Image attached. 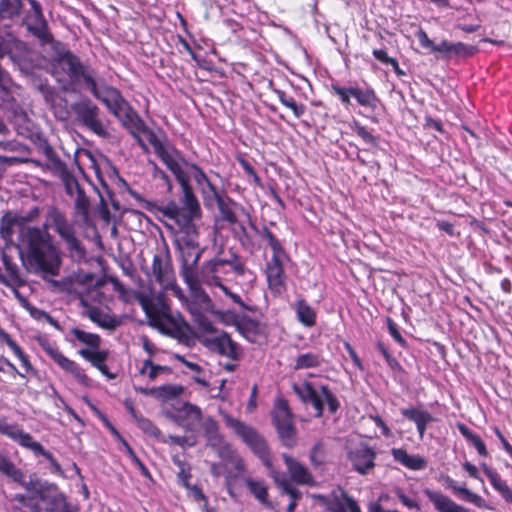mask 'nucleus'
Segmentation results:
<instances>
[{"label":"nucleus","mask_w":512,"mask_h":512,"mask_svg":"<svg viewBox=\"0 0 512 512\" xmlns=\"http://www.w3.org/2000/svg\"><path fill=\"white\" fill-rule=\"evenodd\" d=\"M51 74L65 91L82 88L89 91L93 97L101 101L107 108L115 106V99L120 91L106 83L98 72L86 61L69 50L60 41L51 46Z\"/></svg>","instance_id":"f257e3e1"},{"label":"nucleus","mask_w":512,"mask_h":512,"mask_svg":"<svg viewBox=\"0 0 512 512\" xmlns=\"http://www.w3.org/2000/svg\"><path fill=\"white\" fill-rule=\"evenodd\" d=\"M21 261L29 273L57 276L61 267V256L51 236L41 228H29L22 232V240L16 246Z\"/></svg>","instance_id":"f03ea898"},{"label":"nucleus","mask_w":512,"mask_h":512,"mask_svg":"<svg viewBox=\"0 0 512 512\" xmlns=\"http://www.w3.org/2000/svg\"><path fill=\"white\" fill-rule=\"evenodd\" d=\"M224 421L260 458L263 465L270 470L271 476L277 481V473L273 468L270 452L264 438L253 427L228 414L224 415Z\"/></svg>","instance_id":"7ed1b4c3"},{"label":"nucleus","mask_w":512,"mask_h":512,"mask_svg":"<svg viewBox=\"0 0 512 512\" xmlns=\"http://www.w3.org/2000/svg\"><path fill=\"white\" fill-rule=\"evenodd\" d=\"M224 421L260 458L263 465L270 470L271 476L277 481V473L273 468L270 452L264 438L253 427L228 414L224 415Z\"/></svg>","instance_id":"20e7f679"},{"label":"nucleus","mask_w":512,"mask_h":512,"mask_svg":"<svg viewBox=\"0 0 512 512\" xmlns=\"http://www.w3.org/2000/svg\"><path fill=\"white\" fill-rule=\"evenodd\" d=\"M115 103V106L110 104L107 109L118 119H120L126 127L144 133L149 143L153 146L157 155L161 153L165 149L162 142L153 130L146 127L143 120L122 97L121 93L118 95V98L115 99Z\"/></svg>","instance_id":"39448f33"},{"label":"nucleus","mask_w":512,"mask_h":512,"mask_svg":"<svg viewBox=\"0 0 512 512\" xmlns=\"http://www.w3.org/2000/svg\"><path fill=\"white\" fill-rule=\"evenodd\" d=\"M136 300L141 305L143 311L149 319V324L157 328L159 331L165 334H169V325H175L173 316L170 313V307L166 303L163 295H157L150 297L144 293L138 292L135 295Z\"/></svg>","instance_id":"423d86ee"},{"label":"nucleus","mask_w":512,"mask_h":512,"mask_svg":"<svg viewBox=\"0 0 512 512\" xmlns=\"http://www.w3.org/2000/svg\"><path fill=\"white\" fill-rule=\"evenodd\" d=\"M293 389L304 403L312 404L316 411V417H322L323 415V401L327 403L331 413H335L339 409L340 403L327 385H322L320 392L309 382H305L300 386L294 385Z\"/></svg>","instance_id":"0eeeda50"},{"label":"nucleus","mask_w":512,"mask_h":512,"mask_svg":"<svg viewBox=\"0 0 512 512\" xmlns=\"http://www.w3.org/2000/svg\"><path fill=\"white\" fill-rule=\"evenodd\" d=\"M31 10L27 13L23 20V24L26 30L37 38L42 45L49 44L53 45V42H57L51 34L48 22L44 17L42 6L36 0H28Z\"/></svg>","instance_id":"6e6552de"},{"label":"nucleus","mask_w":512,"mask_h":512,"mask_svg":"<svg viewBox=\"0 0 512 512\" xmlns=\"http://www.w3.org/2000/svg\"><path fill=\"white\" fill-rule=\"evenodd\" d=\"M72 110L79 123L98 136L106 137L108 132L101 119V111L91 100H83L73 104Z\"/></svg>","instance_id":"1a4fd4ad"},{"label":"nucleus","mask_w":512,"mask_h":512,"mask_svg":"<svg viewBox=\"0 0 512 512\" xmlns=\"http://www.w3.org/2000/svg\"><path fill=\"white\" fill-rule=\"evenodd\" d=\"M272 418L283 444L287 447H292L295 443L296 428L293 423L292 413L285 400L277 402Z\"/></svg>","instance_id":"9d476101"},{"label":"nucleus","mask_w":512,"mask_h":512,"mask_svg":"<svg viewBox=\"0 0 512 512\" xmlns=\"http://www.w3.org/2000/svg\"><path fill=\"white\" fill-rule=\"evenodd\" d=\"M192 254L193 259L191 263L188 262L186 256L183 257L181 276L192 292H194L195 294H202L205 299H208V295L201 290V283H203L201 280V276L199 277L196 272V267L201 257L202 250L196 249L191 250V252H187V256H191Z\"/></svg>","instance_id":"9b49d317"},{"label":"nucleus","mask_w":512,"mask_h":512,"mask_svg":"<svg viewBox=\"0 0 512 512\" xmlns=\"http://www.w3.org/2000/svg\"><path fill=\"white\" fill-rule=\"evenodd\" d=\"M206 345L209 349L233 361H238L242 355L241 347L226 332H221L219 335L207 338Z\"/></svg>","instance_id":"f8f14e48"},{"label":"nucleus","mask_w":512,"mask_h":512,"mask_svg":"<svg viewBox=\"0 0 512 512\" xmlns=\"http://www.w3.org/2000/svg\"><path fill=\"white\" fill-rule=\"evenodd\" d=\"M44 351L66 372L71 373L75 379L83 384L87 385L89 378L84 371L72 360L65 357L55 346L48 342L41 344Z\"/></svg>","instance_id":"ddd939ff"},{"label":"nucleus","mask_w":512,"mask_h":512,"mask_svg":"<svg viewBox=\"0 0 512 512\" xmlns=\"http://www.w3.org/2000/svg\"><path fill=\"white\" fill-rule=\"evenodd\" d=\"M348 458L354 469L358 473L365 475L374 468L376 453L368 445L360 443L354 449L348 451Z\"/></svg>","instance_id":"4468645a"},{"label":"nucleus","mask_w":512,"mask_h":512,"mask_svg":"<svg viewBox=\"0 0 512 512\" xmlns=\"http://www.w3.org/2000/svg\"><path fill=\"white\" fill-rule=\"evenodd\" d=\"M201 216H192L191 212L183 211L174 220L178 225L180 232L185 235L184 243L190 250L199 249L197 242L198 228L195 224V220H199Z\"/></svg>","instance_id":"2eb2a0df"},{"label":"nucleus","mask_w":512,"mask_h":512,"mask_svg":"<svg viewBox=\"0 0 512 512\" xmlns=\"http://www.w3.org/2000/svg\"><path fill=\"white\" fill-rule=\"evenodd\" d=\"M52 227L62 240L75 233L72 223H70L66 215L56 207H50L47 212V219L44 229Z\"/></svg>","instance_id":"dca6fc26"},{"label":"nucleus","mask_w":512,"mask_h":512,"mask_svg":"<svg viewBox=\"0 0 512 512\" xmlns=\"http://www.w3.org/2000/svg\"><path fill=\"white\" fill-rule=\"evenodd\" d=\"M226 266L224 259L214 258L202 266L201 280L208 286L223 287L222 275L225 274Z\"/></svg>","instance_id":"f3484780"},{"label":"nucleus","mask_w":512,"mask_h":512,"mask_svg":"<svg viewBox=\"0 0 512 512\" xmlns=\"http://www.w3.org/2000/svg\"><path fill=\"white\" fill-rule=\"evenodd\" d=\"M0 108L9 114L10 120L15 126L25 125L29 122V117L24 108L9 93L5 92L0 98Z\"/></svg>","instance_id":"a211bd4d"},{"label":"nucleus","mask_w":512,"mask_h":512,"mask_svg":"<svg viewBox=\"0 0 512 512\" xmlns=\"http://www.w3.org/2000/svg\"><path fill=\"white\" fill-rule=\"evenodd\" d=\"M158 156L161 158L167 168L174 174L178 182L189 178V171L186 170V164L189 163L182 158L178 151H168L164 149L161 153L158 154Z\"/></svg>","instance_id":"6ab92c4d"},{"label":"nucleus","mask_w":512,"mask_h":512,"mask_svg":"<svg viewBox=\"0 0 512 512\" xmlns=\"http://www.w3.org/2000/svg\"><path fill=\"white\" fill-rule=\"evenodd\" d=\"M424 494L437 512H470L469 509L457 504L450 497L439 491L426 488Z\"/></svg>","instance_id":"aec40b11"},{"label":"nucleus","mask_w":512,"mask_h":512,"mask_svg":"<svg viewBox=\"0 0 512 512\" xmlns=\"http://www.w3.org/2000/svg\"><path fill=\"white\" fill-rule=\"evenodd\" d=\"M202 420L201 409L189 402H185L178 410V424L188 431H194L196 426Z\"/></svg>","instance_id":"412c9836"},{"label":"nucleus","mask_w":512,"mask_h":512,"mask_svg":"<svg viewBox=\"0 0 512 512\" xmlns=\"http://www.w3.org/2000/svg\"><path fill=\"white\" fill-rule=\"evenodd\" d=\"M266 276L269 287L276 293H280L285 280V273L280 259L276 256H272L271 260L267 264Z\"/></svg>","instance_id":"4be33fe9"},{"label":"nucleus","mask_w":512,"mask_h":512,"mask_svg":"<svg viewBox=\"0 0 512 512\" xmlns=\"http://www.w3.org/2000/svg\"><path fill=\"white\" fill-rule=\"evenodd\" d=\"M182 189V195L180 197V207L183 211L191 212L192 216H202L200 204L193 193V190L189 184V178L178 182Z\"/></svg>","instance_id":"5701e85b"},{"label":"nucleus","mask_w":512,"mask_h":512,"mask_svg":"<svg viewBox=\"0 0 512 512\" xmlns=\"http://www.w3.org/2000/svg\"><path fill=\"white\" fill-rule=\"evenodd\" d=\"M283 459L294 482L298 484L313 483V478L304 465L287 454H283Z\"/></svg>","instance_id":"b1692460"},{"label":"nucleus","mask_w":512,"mask_h":512,"mask_svg":"<svg viewBox=\"0 0 512 512\" xmlns=\"http://www.w3.org/2000/svg\"><path fill=\"white\" fill-rule=\"evenodd\" d=\"M152 273L158 283L163 286L169 285L172 281V270L169 259L158 254L154 255Z\"/></svg>","instance_id":"393cba45"},{"label":"nucleus","mask_w":512,"mask_h":512,"mask_svg":"<svg viewBox=\"0 0 512 512\" xmlns=\"http://www.w3.org/2000/svg\"><path fill=\"white\" fill-rule=\"evenodd\" d=\"M9 250H11L10 245H6L3 248L1 252V261L5 267L6 272L9 275L7 279L12 284L10 288L23 286L25 281L20 277L19 268L17 264L13 262L12 256L9 255Z\"/></svg>","instance_id":"a878e982"},{"label":"nucleus","mask_w":512,"mask_h":512,"mask_svg":"<svg viewBox=\"0 0 512 512\" xmlns=\"http://www.w3.org/2000/svg\"><path fill=\"white\" fill-rule=\"evenodd\" d=\"M20 232V225L16 217V212H6L0 221V235L6 242V245H10L13 242V235L15 231Z\"/></svg>","instance_id":"bb28decb"},{"label":"nucleus","mask_w":512,"mask_h":512,"mask_svg":"<svg viewBox=\"0 0 512 512\" xmlns=\"http://www.w3.org/2000/svg\"><path fill=\"white\" fill-rule=\"evenodd\" d=\"M443 481L447 488H450L454 493L461 495L465 501L472 503L479 508L485 507V500L480 495L471 492L464 486H457L456 482L451 477L444 476Z\"/></svg>","instance_id":"cd10ccee"},{"label":"nucleus","mask_w":512,"mask_h":512,"mask_svg":"<svg viewBox=\"0 0 512 512\" xmlns=\"http://www.w3.org/2000/svg\"><path fill=\"white\" fill-rule=\"evenodd\" d=\"M391 453L396 461L411 470H421L426 467V461L423 457L409 455L404 449L393 448Z\"/></svg>","instance_id":"c85d7f7f"},{"label":"nucleus","mask_w":512,"mask_h":512,"mask_svg":"<svg viewBox=\"0 0 512 512\" xmlns=\"http://www.w3.org/2000/svg\"><path fill=\"white\" fill-rule=\"evenodd\" d=\"M245 485L262 505L267 508H273L271 501L268 499V487L263 480H254L248 477L245 479Z\"/></svg>","instance_id":"c756f323"},{"label":"nucleus","mask_w":512,"mask_h":512,"mask_svg":"<svg viewBox=\"0 0 512 512\" xmlns=\"http://www.w3.org/2000/svg\"><path fill=\"white\" fill-rule=\"evenodd\" d=\"M297 319L306 327H312L316 323V312L314 309L304 300L299 299L293 305Z\"/></svg>","instance_id":"7c9ffc66"},{"label":"nucleus","mask_w":512,"mask_h":512,"mask_svg":"<svg viewBox=\"0 0 512 512\" xmlns=\"http://www.w3.org/2000/svg\"><path fill=\"white\" fill-rule=\"evenodd\" d=\"M351 97H354L357 103L363 107L375 109L377 107L378 98L371 88L362 89L358 86H350Z\"/></svg>","instance_id":"2f4dec72"},{"label":"nucleus","mask_w":512,"mask_h":512,"mask_svg":"<svg viewBox=\"0 0 512 512\" xmlns=\"http://www.w3.org/2000/svg\"><path fill=\"white\" fill-rule=\"evenodd\" d=\"M217 454L224 461L231 463L240 473L244 470V463L241 457L231 448V446L221 440H218Z\"/></svg>","instance_id":"473e14b6"},{"label":"nucleus","mask_w":512,"mask_h":512,"mask_svg":"<svg viewBox=\"0 0 512 512\" xmlns=\"http://www.w3.org/2000/svg\"><path fill=\"white\" fill-rule=\"evenodd\" d=\"M482 467L492 486L502 495V497L507 502L512 503V489L505 482H503L500 476L487 465L482 464Z\"/></svg>","instance_id":"72a5a7b5"},{"label":"nucleus","mask_w":512,"mask_h":512,"mask_svg":"<svg viewBox=\"0 0 512 512\" xmlns=\"http://www.w3.org/2000/svg\"><path fill=\"white\" fill-rule=\"evenodd\" d=\"M66 243V248L70 258L74 262H82L86 258V249L76 237V232L63 240Z\"/></svg>","instance_id":"f704fd0d"},{"label":"nucleus","mask_w":512,"mask_h":512,"mask_svg":"<svg viewBox=\"0 0 512 512\" xmlns=\"http://www.w3.org/2000/svg\"><path fill=\"white\" fill-rule=\"evenodd\" d=\"M216 202L221 220L231 225L238 224L236 214L232 208V206L236 204L229 198H223L219 195H216Z\"/></svg>","instance_id":"c9c22d12"},{"label":"nucleus","mask_w":512,"mask_h":512,"mask_svg":"<svg viewBox=\"0 0 512 512\" xmlns=\"http://www.w3.org/2000/svg\"><path fill=\"white\" fill-rule=\"evenodd\" d=\"M23 0H0V20L13 19L23 7Z\"/></svg>","instance_id":"e433bc0d"},{"label":"nucleus","mask_w":512,"mask_h":512,"mask_svg":"<svg viewBox=\"0 0 512 512\" xmlns=\"http://www.w3.org/2000/svg\"><path fill=\"white\" fill-rule=\"evenodd\" d=\"M85 315L94 323L98 324L102 328L106 329H114L116 326V323L113 319L107 317L103 314L101 309L98 307L90 306L88 307L87 311L85 312Z\"/></svg>","instance_id":"4c0bfd02"},{"label":"nucleus","mask_w":512,"mask_h":512,"mask_svg":"<svg viewBox=\"0 0 512 512\" xmlns=\"http://www.w3.org/2000/svg\"><path fill=\"white\" fill-rule=\"evenodd\" d=\"M184 391L183 386L176 384H167L156 387V398L160 401L167 402L180 396Z\"/></svg>","instance_id":"58836bf2"},{"label":"nucleus","mask_w":512,"mask_h":512,"mask_svg":"<svg viewBox=\"0 0 512 512\" xmlns=\"http://www.w3.org/2000/svg\"><path fill=\"white\" fill-rule=\"evenodd\" d=\"M46 512H73L67 502L66 496L58 490L53 492V496L47 503Z\"/></svg>","instance_id":"ea45409f"},{"label":"nucleus","mask_w":512,"mask_h":512,"mask_svg":"<svg viewBox=\"0 0 512 512\" xmlns=\"http://www.w3.org/2000/svg\"><path fill=\"white\" fill-rule=\"evenodd\" d=\"M144 208L149 212L161 213L163 216L168 217L171 220H175L182 210L175 203H170L165 207H158L150 201H144Z\"/></svg>","instance_id":"a19ab883"},{"label":"nucleus","mask_w":512,"mask_h":512,"mask_svg":"<svg viewBox=\"0 0 512 512\" xmlns=\"http://www.w3.org/2000/svg\"><path fill=\"white\" fill-rule=\"evenodd\" d=\"M460 433L468 440L470 441L473 446L475 447V449L477 450V452L481 455V456H487L488 455V451L486 449V446H485V443L482 441V439L474 434L466 425L464 424H461L459 423L457 425Z\"/></svg>","instance_id":"79ce46f5"},{"label":"nucleus","mask_w":512,"mask_h":512,"mask_svg":"<svg viewBox=\"0 0 512 512\" xmlns=\"http://www.w3.org/2000/svg\"><path fill=\"white\" fill-rule=\"evenodd\" d=\"M70 333L81 343L89 346L91 349H98L100 346V336L94 333L85 332L79 328H72Z\"/></svg>","instance_id":"37998d69"},{"label":"nucleus","mask_w":512,"mask_h":512,"mask_svg":"<svg viewBox=\"0 0 512 512\" xmlns=\"http://www.w3.org/2000/svg\"><path fill=\"white\" fill-rule=\"evenodd\" d=\"M79 354L87 361H89L94 367L98 368L108 358V351L98 349H81Z\"/></svg>","instance_id":"c03bdc74"},{"label":"nucleus","mask_w":512,"mask_h":512,"mask_svg":"<svg viewBox=\"0 0 512 512\" xmlns=\"http://www.w3.org/2000/svg\"><path fill=\"white\" fill-rule=\"evenodd\" d=\"M45 167L57 177L63 176L69 171L67 165L54 152L46 157Z\"/></svg>","instance_id":"a18cd8bd"},{"label":"nucleus","mask_w":512,"mask_h":512,"mask_svg":"<svg viewBox=\"0 0 512 512\" xmlns=\"http://www.w3.org/2000/svg\"><path fill=\"white\" fill-rule=\"evenodd\" d=\"M74 199V207L77 214H79L84 221L89 217L90 200L86 196L84 189L77 192Z\"/></svg>","instance_id":"49530a36"},{"label":"nucleus","mask_w":512,"mask_h":512,"mask_svg":"<svg viewBox=\"0 0 512 512\" xmlns=\"http://www.w3.org/2000/svg\"><path fill=\"white\" fill-rule=\"evenodd\" d=\"M402 415L410 421H413L416 425L423 422H432V415L424 410L417 408H407L402 410Z\"/></svg>","instance_id":"de8ad7c7"},{"label":"nucleus","mask_w":512,"mask_h":512,"mask_svg":"<svg viewBox=\"0 0 512 512\" xmlns=\"http://www.w3.org/2000/svg\"><path fill=\"white\" fill-rule=\"evenodd\" d=\"M320 365V357L315 353H305L299 355L295 360V370L308 369L318 367Z\"/></svg>","instance_id":"09e8293b"},{"label":"nucleus","mask_w":512,"mask_h":512,"mask_svg":"<svg viewBox=\"0 0 512 512\" xmlns=\"http://www.w3.org/2000/svg\"><path fill=\"white\" fill-rule=\"evenodd\" d=\"M0 472L13 481L21 480V471L5 455L0 453Z\"/></svg>","instance_id":"8fccbe9b"},{"label":"nucleus","mask_w":512,"mask_h":512,"mask_svg":"<svg viewBox=\"0 0 512 512\" xmlns=\"http://www.w3.org/2000/svg\"><path fill=\"white\" fill-rule=\"evenodd\" d=\"M276 94L280 102L290 108L295 117L300 118L305 113V106L303 104H297L293 97L287 96L285 92L276 90Z\"/></svg>","instance_id":"3c124183"},{"label":"nucleus","mask_w":512,"mask_h":512,"mask_svg":"<svg viewBox=\"0 0 512 512\" xmlns=\"http://www.w3.org/2000/svg\"><path fill=\"white\" fill-rule=\"evenodd\" d=\"M40 215V209L35 206L26 213H17L16 217L20 225V240H22V232L30 227L26 226L28 223L33 222Z\"/></svg>","instance_id":"603ef678"},{"label":"nucleus","mask_w":512,"mask_h":512,"mask_svg":"<svg viewBox=\"0 0 512 512\" xmlns=\"http://www.w3.org/2000/svg\"><path fill=\"white\" fill-rule=\"evenodd\" d=\"M21 446L30 449L34 452L35 455H39L43 452L44 447L37 441L33 439V437L22 430L17 441Z\"/></svg>","instance_id":"864d4df0"},{"label":"nucleus","mask_w":512,"mask_h":512,"mask_svg":"<svg viewBox=\"0 0 512 512\" xmlns=\"http://www.w3.org/2000/svg\"><path fill=\"white\" fill-rule=\"evenodd\" d=\"M60 179L65 187L66 194L71 197H74L77 192L83 189L71 171L65 173Z\"/></svg>","instance_id":"5fc2aeb1"},{"label":"nucleus","mask_w":512,"mask_h":512,"mask_svg":"<svg viewBox=\"0 0 512 512\" xmlns=\"http://www.w3.org/2000/svg\"><path fill=\"white\" fill-rule=\"evenodd\" d=\"M345 501H338L331 508V512H361L358 504L354 499L345 495Z\"/></svg>","instance_id":"6e6d98bb"},{"label":"nucleus","mask_w":512,"mask_h":512,"mask_svg":"<svg viewBox=\"0 0 512 512\" xmlns=\"http://www.w3.org/2000/svg\"><path fill=\"white\" fill-rule=\"evenodd\" d=\"M57 491V486L55 484L43 483L36 494L30 496V499L38 498L44 503H48L53 496V492Z\"/></svg>","instance_id":"4d7b16f0"},{"label":"nucleus","mask_w":512,"mask_h":512,"mask_svg":"<svg viewBox=\"0 0 512 512\" xmlns=\"http://www.w3.org/2000/svg\"><path fill=\"white\" fill-rule=\"evenodd\" d=\"M70 276L72 278L74 286L79 285L82 287L92 285L95 278V275L93 273L85 272L83 270L75 271L72 274H70Z\"/></svg>","instance_id":"13d9d810"},{"label":"nucleus","mask_w":512,"mask_h":512,"mask_svg":"<svg viewBox=\"0 0 512 512\" xmlns=\"http://www.w3.org/2000/svg\"><path fill=\"white\" fill-rule=\"evenodd\" d=\"M186 170L189 171V178L193 177L199 185L206 183L209 187L213 188L206 174L196 164H186Z\"/></svg>","instance_id":"bf43d9fd"},{"label":"nucleus","mask_w":512,"mask_h":512,"mask_svg":"<svg viewBox=\"0 0 512 512\" xmlns=\"http://www.w3.org/2000/svg\"><path fill=\"white\" fill-rule=\"evenodd\" d=\"M22 429L16 425L0 420V434L6 435L14 441H17Z\"/></svg>","instance_id":"052dcab7"},{"label":"nucleus","mask_w":512,"mask_h":512,"mask_svg":"<svg viewBox=\"0 0 512 512\" xmlns=\"http://www.w3.org/2000/svg\"><path fill=\"white\" fill-rule=\"evenodd\" d=\"M477 51L475 46L467 45L462 42L452 43L451 55L460 57L472 56Z\"/></svg>","instance_id":"680f3d73"},{"label":"nucleus","mask_w":512,"mask_h":512,"mask_svg":"<svg viewBox=\"0 0 512 512\" xmlns=\"http://www.w3.org/2000/svg\"><path fill=\"white\" fill-rule=\"evenodd\" d=\"M138 427L146 434L153 436V437H159L161 432L160 430L153 424L152 421H150L147 418L140 417L137 418Z\"/></svg>","instance_id":"e2e57ef3"},{"label":"nucleus","mask_w":512,"mask_h":512,"mask_svg":"<svg viewBox=\"0 0 512 512\" xmlns=\"http://www.w3.org/2000/svg\"><path fill=\"white\" fill-rule=\"evenodd\" d=\"M331 91L338 96V98L341 100L342 104L345 106L351 105V87H342L336 84H333L331 86Z\"/></svg>","instance_id":"0e129e2a"},{"label":"nucleus","mask_w":512,"mask_h":512,"mask_svg":"<svg viewBox=\"0 0 512 512\" xmlns=\"http://www.w3.org/2000/svg\"><path fill=\"white\" fill-rule=\"evenodd\" d=\"M33 141L37 145L38 149L45 155V157L51 156V154L55 152L53 147L48 143L47 139L41 133H36L34 135Z\"/></svg>","instance_id":"69168bd1"},{"label":"nucleus","mask_w":512,"mask_h":512,"mask_svg":"<svg viewBox=\"0 0 512 512\" xmlns=\"http://www.w3.org/2000/svg\"><path fill=\"white\" fill-rule=\"evenodd\" d=\"M49 282L58 288L61 292L71 293L75 291V286L70 275L66 276L61 280H49Z\"/></svg>","instance_id":"338daca9"},{"label":"nucleus","mask_w":512,"mask_h":512,"mask_svg":"<svg viewBox=\"0 0 512 512\" xmlns=\"http://www.w3.org/2000/svg\"><path fill=\"white\" fill-rule=\"evenodd\" d=\"M354 131L356 134L363 139V141L371 146L377 145V139L365 127L355 124Z\"/></svg>","instance_id":"774afa93"}]
</instances>
